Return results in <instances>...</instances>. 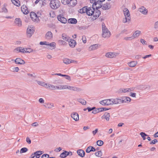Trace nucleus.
Segmentation results:
<instances>
[{
    "label": "nucleus",
    "mask_w": 158,
    "mask_h": 158,
    "mask_svg": "<svg viewBox=\"0 0 158 158\" xmlns=\"http://www.w3.org/2000/svg\"><path fill=\"white\" fill-rule=\"evenodd\" d=\"M62 89H68L70 90L80 91L81 89L76 87L70 86L67 85H62Z\"/></svg>",
    "instance_id": "nucleus-3"
},
{
    "label": "nucleus",
    "mask_w": 158,
    "mask_h": 158,
    "mask_svg": "<svg viewBox=\"0 0 158 158\" xmlns=\"http://www.w3.org/2000/svg\"><path fill=\"white\" fill-rule=\"evenodd\" d=\"M131 91V89L130 88L120 89L119 90L118 92L119 93L122 94Z\"/></svg>",
    "instance_id": "nucleus-18"
},
{
    "label": "nucleus",
    "mask_w": 158,
    "mask_h": 158,
    "mask_svg": "<svg viewBox=\"0 0 158 158\" xmlns=\"http://www.w3.org/2000/svg\"><path fill=\"white\" fill-rule=\"evenodd\" d=\"M137 64V61H133L129 62L128 63L129 66L131 67H135Z\"/></svg>",
    "instance_id": "nucleus-32"
},
{
    "label": "nucleus",
    "mask_w": 158,
    "mask_h": 158,
    "mask_svg": "<svg viewBox=\"0 0 158 158\" xmlns=\"http://www.w3.org/2000/svg\"><path fill=\"white\" fill-rule=\"evenodd\" d=\"M102 7L103 10H108L110 8V5L109 4L106 3L102 5Z\"/></svg>",
    "instance_id": "nucleus-25"
},
{
    "label": "nucleus",
    "mask_w": 158,
    "mask_h": 158,
    "mask_svg": "<svg viewBox=\"0 0 158 158\" xmlns=\"http://www.w3.org/2000/svg\"><path fill=\"white\" fill-rule=\"evenodd\" d=\"M2 12L6 13L8 12L7 10L5 7H3L2 8Z\"/></svg>",
    "instance_id": "nucleus-57"
},
{
    "label": "nucleus",
    "mask_w": 158,
    "mask_h": 158,
    "mask_svg": "<svg viewBox=\"0 0 158 158\" xmlns=\"http://www.w3.org/2000/svg\"><path fill=\"white\" fill-rule=\"evenodd\" d=\"M111 100L112 101V105L113 104H120V98H111Z\"/></svg>",
    "instance_id": "nucleus-26"
},
{
    "label": "nucleus",
    "mask_w": 158,
    "mask_h": 158,
    "mask_svg": "<svg viewBox=\"0 0 158 158\" xmlns=\"http://www.w3.org/2000/svg\"><path fill=\"white\" fill-rule=\"evenodd\" d=\"M37 83L39 85H41L42 86H44L45 88H46V85H47V84H46V83L45 84V83H44V82H42L40 81H38L37 82Z\"/></svg>",
    "instance_id": "nucleus-46"
},
{
    "label": "nucleus",
    "mask_w": 158,
    "mask_h": 158,
    "mask_svg": "<svg viewBox=\"0 0 158 158\" xmlns=\"http://www.w3.org/2000/svg\"><path fill=\"white\" fill-rule=\"evenodd\" d=\"M77 2L76 0H72L71 3L72 2V4L75 6L77 3Z\"/></svg>",
    "instance_id": "nucleus-61"
},
{
    "label": "nucleus",
    "mask_w": 158,
    "mask_h": 158,
    "mask_svg": "<svg viewBox=\"0 0 158 158\" xmlns=\"http://www.w3.org/2000/svg\"><path fill=\"white\" fill-rule=\"evenodd\" d=\"M95 11V7L93 6L87 8L86 14L89 16H91L93 15Z\"/></svg>",
    "instance_id": "nucleus-6"
},
{
    "label": "nucleus",
    "mask_w": 158,
    "mask_h": 158,
    "mask_svg": "<svg viewBox=\"0 0 158 158\" xmlns=\"http://www.w3.org/2000/svg\"><path fill=\"white\" fill-rule=\"evenodd\" d=\"M50 5L52 9H56L60 6V2L58 0H52L51 1Z\"/></svg>",
    "instance_id": "nucleus-2"
},
{
    "label": "nucleus",
    "mask_w": 158,
    "mask_h": 158,
    "mask_svg": "<svg viewBox=\"0 0 158 158\" xmlns=\"http://www.w3.org/2000/svg\"><path fill=\"white\" fill-rule=\"evenodd\" d=\"M68 42H69V46L71 47L74 48L76 45V41L73 39H70Z\"/></svg>",
    "instance_id": "nucleus-14"
},
{
    "label": "nucleus",
    "mask_w": 158,
    "mask_h": 158,
    "mask_svg": "<svg viewBox=\"0 0 158 158\" xmlns=\"http://www.w3.org/2000/svg\"><path fill=\"white\" fill-rule=\"evenodd\" d=\"M131 99L130 98L127 97H124L121 98H120V104L126 103H129L130 102Z\"/></svg>",
    "instance_id": "nucleus-5"
},
{
    "label": "nucleus",
    "mask_w": 158,
    "mask_h": 158,
    "mask_svg": "<svg viewBox=\"0 0 158 158\" xmlns=\"http://www.w3.org/2000/svg\"><path fill=\"white\" fill-rule=\"evenodd\" d=\"M34 31V29L31 27H28L27 29V35L28 37H30Z\"/></svg>",
    "instance_id": "nucleus-8"
},
{
    "label": "nucleus",
    "mask_w": 158,
    "mask_h": 158,
    "mask_svg": "<svg viewBox=\"0 0 158 158\" xmlns=\"http://www.w3.org/2000/svg\"><path fill=\"white\" fill-rule=\"evenodd\" d=\"M95 109V107H93L92 108H90L89 107H88L87 108V109L88 110L89 112L90 111L92 110H93L94 109Z\"/></svg>",
    "instance_id": "nucleus-59"
},
{
    "label": "nucleus",
    "mask_w": 158,
    "mask_h": 158,
    "mask_svg": "<svg viewBox=\"0 0 158 158\" xmlns=\"http://www.w3.org/2000/svg\"><path fill=\"white\" fill-rule=\"evenodd\" d=\"M157 142V139H155L152 140L151 142H150V144H155Z\"/></svg>",
    "instance_id": "nucleus-55"
},
{
    "label": "nucleus",
    "mask_w": 158,
    "mask_h": 158,
    "mask_svg": "<svg viewBox=\"0 0 158 158\" xmlns=\"http://www.w3.org/2000/svg\"><path fill=\"white\" fill-rule=\"evenodd\" d=\"M123 12L125 17L130 18V14L128 9L127 8H125L123 10Z\"/></svg>",
    "instance_id": "nucleus-27"
},
{
    "label": "nucleus",
    "mask_w": 158,
    "mask_h": 158,
    "mask_svg": "<svg viewBox=\"0 0 158 158\" xmlns=\"http://www.w3.org/2000/svg\"><path fill=\"white\" fill-rule=\"evenodd\" d=\"M61 38L64 40L69 41L70 40V37L65 33H63L62 34Z\"/></svg>",
    "instance_id": "nucleus-21"
},
{
    "label": "nucleus",
    "mask_w": 158,
    "mask_h": 158,
    "mask_svg": "<svg viewBox=\"0 0 158 158\" xmlns=\"http://www.w3.org/2000/svg\"><path fill=\"white\" fill-rule=\"evenodd\" d=\"M98 131V129L97 128L95 130L93 131H92V133H93V135H95L97 133Z\"/></svg>",
    "instance_id": "nucleus-64"
},
{
    "label": "nucleus",
    "mask_w": 158,
    "mask_h": 158,
    "mask_svg": "<svg viewBox=\"0 0 158 158\" xmlns=\"http://www.w3.org/2000/svg\"><path fill=\"white\" fill-rule=\"evenodd\" d=\"M139 11L144 15H146L148 13V10L144 6L139 9Z\"/></svg>",
    "instance_id": "nucleus-20"
},
{
    "label": "nucleus",
    "mask_w": 158,
    "mask_h": 158,
    "mask_svg": "<svg viewBox=\"0 0 158 158\" xmlns=\"http://www.w3.org/2000/svg\"><path fill=\"white\" fill-rule=\"evenodd\" d=\"M130 20V18H127V17H125V18H124L123 20V23H126L127 22H129Z\"/></svg>",
    "instance_id": "nucleus-45"
},
{
    "label": "nucleus",
    "mask_w": 158,
    "mask_h": 158,
    "mask_svg": "<svg viewBox=\"0 0 158 158\" xmlns=\"http://www.w3.org/2000/svg\"><path fill=\"white\" fill-rule=\"evenodd\" d=\"M49 155L47 154H43L42 156L41 157L42 158H48L49 157Z\"/></svg>",
    "instance_id": "nucleus-54"
},
{
    "label": "nucleus",
    "mask_w": 158,
    "mask_h": 158,
    "mask_svg": "<svg viewBox=\"0 0 158 158\" xmlns=\"http://www.w3.org/2000/svg\"><path fill=\"white\" fill-rule=\"evenodd\" d=\"M96 150L95 148L93 146H89L86 150V152L87 153H89L91 152H94Z\"/></svg>",
    "instance_id": "nucleus-24"
},
{
    "label": "nucleus",
    "mask_w": 158,
    "mask_h": 158,
    "mask_svg": "<svg viewBox=\"0 0 158 158\" xmlns=\"http://www.w3.org/2000/svg\"><path fill=\"white\" fill-rule=\"evenodd\" d=\"M106 100V106L110 105H112V101L111 98L110 99H107Z\"/></svg>",
    "instance_id": "nucleus-39"
},
{
    "label": "nucleus",
    "mask_w": 158,
    "mask_h": 158,
    "mask_svg": "<svg viewBox=\"0 0 158 158\" xmlns=\"http://www.w3.org/2000/svg\"><path fill=\"white\" fill-rule=\"evenodd\" d=\"M12 2L14 5L17 6H20V2L19 0L16 1L15 0L14 1H12Z\"/></svg>",
    "instance_id": "nucleus-37"
},
{
    "label": "nucleus",
    "mask_w": 158,
    "mask_h": 158,
    "mask_svg": "<svg viewBox=\"0 0 158 158\" xmlns=\"http://www.w3.org/2000/svg\"><path fill=\"white\" fill-rule=\"evenodd\" d=\"M44 106L48 108H51L54 106L53 104L52 103H47Z\"/></svg>",
    "instance_id": "nucleus-42"
},
{
    "label": "nucleus",
    "mask_w": 158,
    "mask_h": 158,
    "mask_svg": "<svg viewBox=\"0 0 158 158\" xmlns=\"http://www.w3.org/2000/svg\"><path fill=\"white\" fill-rule=\"evenodd\" d=\"M105 56L109 58H113L116 56L114 53L111 52H109L106 53Z\"/></svg>",
    "instance_id": "nucleus-30"
},
{
    "label": "nucleus",
    "mask_w": 158,
    "mask_h": 158,
    "mask_svg": "<svg viewBox=\"0 0 158 158\" xmlns=\"http://www.w3.org/2000/svg\"><path fill=\"white\" fill-rule=\"evenodd\" d=\"M27 75L33 77V78H35L36 77V75L35 74V73H33L32 74L30 73H27Z\"/></svg>",
    "instance_id": "nucleus-51"
},
{
    "label": "nucleus",
    "mask_w": 158,
    "mask_h": 158,
    "mask_svg": "<svg viewBox=\"0 0 158 158\" xmlns=\"http://www.w3.org/2000/svg\"><path fill=\"white\" fill-rule=\"evenodd\" d=\"M101 11L100 10L98 9H96V10H95V11H94L93 15L95 19H96L99 17Z\"/></svg>",
    "instance_id": "nucleus-10"
},
{
    "label": "nucleus",
    "mask_w": 158,
    "mask_h": 158,
    "mask_svg": "<svg viewBox=\"0 0 158 158\" xmlns=\"http://www.w3.org/2000/svg\"><path fill=\"white\" fill-rule=\"evenodd\" d=\"M46 38L48 40H50L52 38V34L50 31L47 32L45 35Z\"/></svg>",
    "instance_id": "nucleus-22"
},
{
    "label": "nucleus",
    "mask_w": 158,
    "mask_h": 158,
    "mask_svg": "<svg viewBox=\"0 0 158 158\" xmlns=\"http://www.w3.org/2000/svg\"><path fill=\"white\" fill-rule=\"evenodd\" d=\"M48 45H49L51 47H53V48L54 49L55 48L56 43L55 42H52L51 43H48Z\"/></svg>",
    "instance_id": "nucleus-48"
},
{
    "label": "nucleus",
    "mask_w": 158,
    "mask_h": 158,
    "mask_svg": "<svg viewBox=\"0 0 158 158\" xmlns=\"http://www.w3.org/2000/svg\"><path fill=\"white\" fill-rule=\"evenodd\" d=\"M66 153H67V151H65L63 152L60 155V157L61 158H65L67 156L69 155L68 153L66 154Z\"/></svg>",
    "instance_id": "nucleus-36"
},
{
    "label": "nucleus",
    "mask_w": 158,
    "mask_h": 158,
    "mask_svg": "<svg viewBox=\"0 0 158 158\" xmlns=\"http://www.w3.org/2000/svg\"><path fill=\"white\" fill-rule=\"evenodd\" d=\"M87 6H85L83 7L81 9L79 10V13L82 14L86 13L87 14Z\"/></svg>",
    "instance_id": "nucleus-33"
},
{
    "label": "nucleus",
    "mask_w": 158,
    "mask_h": 158,
    "mask_svg": "<svg viewBox=\"0 0 158 158\" xmlns=\"http://www.w3.org/2000/svg\"><path fill=\"white\" fill-rule=\"evenodd\" d=\"M28 151V149L27 148L24 147L22 148L20 151V152L21 154L23 153H25L27 152Z\"/></svg>",
    "instance_id": "nucleus-40"
},
{
    "label": "nucleus",
    "mask_w": 158,
    "mask_h": 158,
    "mask_svg": "<svg viewBox=\"0 0 158 158\" xmlns=\"http://www.w3.org/2000/svg\"><path fill=\"white\" fill-rule=\"evenodd\" d=\"M106 99L101 101L100 102V103L103 105L106 106Z\"/></svg>",
    "instance_id": "nucleus-49"
},
{
    "label": "nucleus",
    "mask_w": 158,
    "mask_h": 158,
    "mask_svg": "<svg viewBox=\"0 0 158 158\" xmlns=\"http://www.w3.org/2000/svg\"><path fill=\"white\" fill-rule=\"evenodd\" d=\"M140 135L142 136V137L143 138L144 140L146 139L145 136H148L147 134H146L145 133H144L143 132H141L140 133Z\"/></svg>",
    "instance_id": "nucleus-44"
},
{
    "label": "nucleus",
    "mask_w": 158,
    "mask_h": 158,
    "mask_svg": "<svg viewBox=\"0 0 158 158\" xmlns=\"http://www.w3.org/2000/svg\"><path fill=\"white\" fill-rule=\"evenodd\" d=\"M26 142L30 144L31 143V140L29 137H27L26 138Z\"/></svg>",
    "instance_id": "nucleus-58"
},
{
    "label": "nucleus",
    "mask_w": 158,
    "mask_h": 158,
    "mask_svg": "<svg viewBox=\"0 0 158 158\" xmlns=\"http://www.w3.org/2000/svg\"><path fill=\"white\" fill-rule=\"evenodd\" d=\"M40 44L41 45H48V43L46 41H44V42H40Z\"/></svg>",
    "instance_id": "nucleus-53"
},
{
    "label": "nucleus",
    "mask_w": 158,
    "mask_h": 158,
    "mask_svg": "<svg viewBox=\"0 0 158 158\" xmlns=\"http://www.w3.org/2000/svg\"><path fill=\"white\" fill-rule=\"evenodd\" d=\"M43 153V151H37L35 152L34 153V155H36V156H39L40 157V156Z\"/></svg>",
    "instance_id": "nucleus-41"
},
{
    "label": "nucleus",
    "mask_w": 158,
    "mask_h": 158,
    "mask_svg": "<svg viewBox=\"0 0 158 158\" xmlns=\"http://www.w3.org/2000/svg\"><path fill=\"white\" fill-rule=\"evenodd\" d=\"M71 117L75 121H77L79 120L78 114L76 112H74L71 114Z\"/></svg>",
    "instance_id": "nucleus-13"
},
{
    "label": "nucleus",
    "mask_w": 158,
    "mask_h": 158,
    "mask_svg": "<svg viewBox=\"0 0 158 158\" xmlns=\"http://www.w3.org/2000/svg\"><path fill=\"white\" fill-rule=\"evenodd\" d=\"M63 63L66 64H69L70 63L76 62V61L74 60H70L67 58H64L63 59Z\"/></svg>",
    "instance_id": "nucleus-16"
},
{
    "label": "nucleus",
    "mask_w": 158,
    "mask_h": 158,
    "mask_svg": "<svg viewBox=\"0 0 158 158\" xmlns=\"http://www.w3.org/2000/svg\"><path fill=\"white\" fill-rule=\"evenodd\" d=\"M27 49H26V48L24 49V48H23L21 47V48L20 51V52H21L23 53H30V52L31 51V50L30 51H27Z\"/></svg>",
    "instance_id": "nucleus-38"
},
{
    "label": "nucleus",
    "mask_w": 158,
    "mask_h": 158,
    "mask_svg": "<svg viewBox=\"0 0 158 158\" xmlns=\"http://www.w3.org/2000/svg\"><path fill=\"white\" fill-rule=\"evenodd\" d=\"M98 44H95L91 46L89 48V50L90 51L95 50L98 48Z\"/></svg>",
    "instance_id": "nucleus-29"
},
{
    "label": "nucleus",
    "mask_w": 158,
    "mask_h": 158,
    "mask_svg": "<svg viewBox=\"0 0 158 158\" xmlns=\"http://www.w3.org/2000/svg\"><path fill=\"white\" fill-rule=\"evenodd\" d=\"M15 62L17 64L23 65L25 64V62L23 60L19 58H17L15 60Z\"/></svg>",
    "instance_id": "nucleus-12"
},
{
    "label": "nucleus",
    "mask_w": 158,
    "mask_h": 158,
    "mask_svg": "<svg viewBox=\"0 0 158 158\" xmlns=\"http://www.w3.org/2000/svg\"><path fill=\"white\" fill-rule=\"evenodd\" d=\"M77 22V20L75 18H70L68 20V23L71 24H75Z\"/></svg>",
    "instance_id": "nucleus-28"
},
{
    "label": "nucleus",
    "mask_w": 158,
    "mask_h": 158,
    "mask_svg": "<svg viewBox=\"0 0 158 158\" xmlns=\"http://www.w3.org/2000/svg\"><path fill=\"white\" fill-rule=\"evenodd\" d=\"M15 24L18 26L20 27L22 26V21L20 19L16 18L15 21Z\"/></svg>",
    "instance_id": "nucleus-23"
},
{
    "label": "nucleus",
    "mask_w": 158,
    "mask_h": 158,
    "mask_svg": "<svg viewBox=\"0 0 158 158\" xmlns=\"http://www.w3.org/2000/svg\"><path fill=\"white\" fill-rule=\"evenodd\" d=\"M95 155L98 157H101L102 155V152L101 151H99L95 153Z\"/></svg>",
    "instance_id": "nucleus-43"
},
{
    "label": "nucleus",
    "mask_w": 158,
    "mask_h": 158,
    "mask_svg": "<svg viewBox=\"0 0 158 158\" xmlns=\"http://www.w3.org/2000/svg\"><path fill=\"white\" fill-rule=\"evenodd\" d=\"M61 149V148L60 147H59L58 148H56L55 150V151L56 152H58L60 151Z\"/></svg>",
    "instance_id": "nucleus-60"
},
{
    "label": "nucleus",
    "mask_w": 158,
    "mask_h": 158,
    "mask_svg": "<svg viewBox=\"0 0 158 158\" xmlns=\"http://www.w3.org/2000/svg\"><path fill=\"white\" fill-rule=\"evenodd\" d=\"M58 43L60 45H64L66 44V42L64 41L61 40H60L58 41Z\"/></svg>",
    "instance_id": "nucleus-50"
},
{
    "label": "nucleus",
    "mask_w": 158,
    "mask_h": 158,
    "mask_svg": "<svg viewBox=\"0 0 158 158\" xmlns=\"http://www.w3.org/2000/svg\"><path fill=\"white\" fill-rule=\"evenodd\" d=\"M102 2H100L99 1L94 2L92 6L94 7H95L96 9H98L102 7Z\"/></svg>",
    "instance_id": "nucleus-9"
},
{
    "label": "nucleus",
    "mask_w": 158,
    "mask_h": 158,
    "mask_svg": "<svg viewBox=\"0 0 158 158\" xmlns=\"http://www.w3.org/2000/svg\"><path fill=\"white\" fill-rule=\"evenodd\" d=\"M124 39L126 40H131L133 39H134L133 38V37L132 36L129 37H126L124 38Z\"/></svg>",
    "instance_id": "nucleus-52"
},
{
    "label": "nucleus",
    "mask_w": 158,
    "mask_h": 158,
    "mask_svg": "<svg viewBox=\"0 0 158 158\" xmlns=\"http://www.w3.org/2000/svg\"><path fill=\"white\" fill-rule=\"evenodd\" d=\"M72 0H61L62 3L64 5L66 4H71V2Z\"/></svg>",
    "instance_id": "nucleus-34"
},
{
    "label": "nucleus",
    "mask_w": 158,
    "mask_h": 158,
    "mask_svg": "<svg viewBox=\"0 0 158 158\" xmlns=\"http://www.w3.org/2000/svg\"><path fill=\"white\" fill-rule=\"evenodd\" d=\"M46 88H49L51 90H55L56 89H62V85H60L59 86H54L53 85L50 84H47Z\"/></svg>",
    "instance_id": "nucleus-4"
},
{
    "label": "nucleus",
    "mask_w": 158,
    "mask_h": 158,
    "mask_svg": "<svg viewBox=\"0 0 158 158\" xmlns=\"http://www.w3.org/2000/svg\"><path fill=\"white\" fill-rule=\"evenodd\" d=\"M141 33V31L139 30H136L134 33H133L132 36L134 39L135 38L138 37Z\"/></svg>",
    "instance_id": "nucleus-17"
},
{
    "label": "nucleus",
    "mask_w": 158,
    "mask_h": 158,
    "mask_svg": "<svg viewBox=\"0 0 158 158\" xmlns=\"http://www.w3.org/2000/svg\"><path fill=\"white\" fill-rule=\"evenodd\" d=\"M154 27L156 29L158 28V21L155 23L154 24Z\"/></svg>",
    "instance_id": "nucleus-63"
},
{
    "label": "nucleus",
    "mask_w": 158,
    "mask_h": 158,
    "mask_svg": "<svg viewBox=\"0 0 158 158\" xmlns=\"http://www.w3.org/2000/svg\"><path fill=\"white\" fill-rule=\"evenodd\" d=\"M21 10L24 14L27 15L28 14L29 11L28 10V8L25 5H23L21 7Z\"/></svg>",
    "instance_id": "nucleus-11"
},
{
    "label": "nucleus",
    "mask_w": 158,
    "mask_h": 158,
    "mask_svg": "<svg viewBox=\"0 0 158 158\" xmlns=\"http://www.w3.org/2000/svg\"><path fill=\"white\" fill-rule=\"evenodd\" d=\"M140 42L143 44H147L146 41L143 39H140Z\"/></svg>",
    "instance_id": "nucleus-62"
},
{
    "label": "nucleus",
    "mask_w": 158,
    "mask_h": 158,
    "mask_svg": "<svg viewBox=\"0 0 158 158\" xmlns=\"http://www.w3.org/2000/svg\"><path fill=\"white\" fill-rule=\"evenodd\" d=\"M77 101L81 103L83 105H85L86 104V101L82 98H79L77 99Z\"/></svg>",
    "instance_id": "nucleus-35"
},
{
    "label": "nucleus",
    "mask_w": 158,
    "mask_h": 158,
    "mask_svg": "<svg viewBox=\"0 0 158 158\" xmlns=\"http://www.w3.org/2000/svg\"><path fill=\"white\" fill-rule=\"evenodd\" d=\"M82 41L84 43H85L86 42V38L85 36V35H83L82 36Z\"/></svg>",
    "instance_id": "nucleus-56"
},
{
    "label": "nucleus",
    "mask_w": 158,
    "mask_h": 158,
    "mask_svg": "<svg viewBox=\"0 0 158 158\" xmlns=\"http://www.w3.org/2000/svg\"><path fill=\"white\" fill-rule=\"evenodd\" d=\"M97 145L99 146H102L103 144V142L101 140H98L97 142Z\"/></svg>",
    "instance_id": "nucleus-47"
},
{
    "label": "nucleus",
    "mask_w": 158,
    "mask_h": 158,
    "mask_svg": "<svg viewBox=\"0 0 158 158\" xmlns=\"http://www.w3.org/2000/svg\"><path fill=\"white\" fill-rule=\"evenodd\" d=\"M110 116V114L109 113L105 112L102 116L101 118L102 119H105L106 121H108L109 120Z\"/></svg>",
    "instance_id": "nucleus-15"
},
{
    "label": "nucleus",
    "mask_w": 158,
    "mask_h": 158,
    "mask_svg": "<svg viewBox=\"0 0 158 158\" xmlns=\"http://www.w3.org/2000/svg\"><path fill=\"white\" fill-rule=\"evenodd\" d=\"M102 37L104 38L109 37L110 35V33L106 27L105 24L103 23H102Z\"/></svg>",
    "instance_id": "nucleus-1"
},
{
    "label": "nucleus",
    "mask_w": 158,
    "mask_h": 158,
    "mask_svg": "<svg viewBox=\"0 0 158 158\" xmlns=\"http://www.w3.org/2000/svg\"><path fill=\"white\" fill-rule=\"evenodd\" d=\"M77 153L81 157H83L85 155V152L81 149L78 150Z\"/></svg>",
    "instance_id": "nucleus-31"
},
{
    "label": "nucleus",
    "mask_w": 158,
    "mask_h": 158,
    "mask_svg": "<svg viewBox=\"0 0 158 158\" xmlns=\"http://www.w3.org/2000/svg\"><path fill=\"white\" fill-rule=\"evenodd\" d=\"M30 16L32 20L34 21H35L37 17L36 14L33 12H31L30 13Z\"/></svg>",
    "instance_id": "nucleus-19"
},
{
    "label": "nucleus",
    "mask_w": 158,
    "mask_h": 158,
    "mask_svg": "<svg viewBox=\"0 0 158 158\" xmlns=\"http://www.w3.org/2000/svg\"><path fill=\"white\" fill-rule=\"evenodd\" d=\"M58 21L63 23H67V20L66 18L63 16L61 15H58L57 17Z\"/></svg>",
    "instance_id": "nucleus-7"
}]
</instances>
